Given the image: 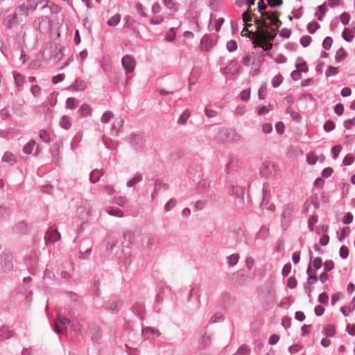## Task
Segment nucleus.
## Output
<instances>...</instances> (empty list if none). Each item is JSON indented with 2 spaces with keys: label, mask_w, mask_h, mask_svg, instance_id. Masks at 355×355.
I'll return each mask as SVG.
<instances>
[{
  "label": "nucleus",
  "mask_w": 355,
  "mask_h": 355,
  "mask_svg": "<svg viewBox=\"0 0 355 355\" xmlns=\"http://www.w3.org/2000/svg\"><path fill=\"white\" fill-rule=\"evenodd\" d=\"M26 226H27V225L24 221H21V222L18 223L17 224H16L12 227V231L17 234L22 233L26 230Z\"/></svg>",
  "instance_id": "nucleus-46"
},
{
  "label": "nucleus",
  "mask_w": 355,
  "mask_h": 355,
  "mask_svg": "<svg viewBox=\"0 0 355 355\" xmlns=\"http://www.w3.org/2000/svg\"><path fill=\"white\" fill-rule=\"evenodd\" d=\"M114 117V114L111 111H106L101 116V121L102 123H108Z\"/></svg>",
  "instance_id": "nucleus-61"
},
{
  "label": "nucleus",
  "mask_w": 355,
  "mask_h": 355,
  "mask_svg": "<svg viewBox=\"0 0 355 355\" xmlns=\"http://www.w3.org/2000/svg\"><path fill=\"white\" fill-rule=\"evenodd\" d=\"M335 128H336V124L331 119H328L327 121H326L323 125V128H324V131H326L327 132L334 130L335 129Z\"/></svg>",
  "instance_id": "nucleus-55"
},
{
  "label": "nucleus",
  "mask_w": 355,
  "mask_h": 355,
  "mask_svg": "<svg viewBox=\"0 0 355 355\" xmlns=\"http://www.w3.org/2000/svg\"><path fill=\"white\" fill-rule=\"evenodd\" d=\"M90 331L91 339L94 342H99L102 336L100 327L97 325H93Z\"/></svg>",
  "instance_id": "nucleus-21"
},
{
  "label": "nucleus",
  "mask_w": 355,
  "mask_h": 355,
  "mask_svg": "<svg viewBox=\"0 0 355 355\" xmlns=\"http://www.w3.org/2000/svg\"><path fill=\"white\" fill-rule=\"evenodd\" d=\"M317 8L318 12H316L315 15L318 21H322L327 12L326 3L324 2L323 4L318 6Z\"/></svg>",
  "instance_id": "nucleus-31"
},
{
  "label": "nucleus",
  "mask_w": 355,
  "mask_h": 355,
  "mask_svg": "<svg viewBox=\"0 0 355 355\" xmlns=\"http://www.w3.org/2000/svg\"><path fill=\"white\" fill-rule=\"evenodd\" d=\"M250 354V349L245 345H242L238 348L236 352L233 355H248Z\"/></svg>",
  "instance_id": "nucleus-64"
},
{
  "label": "nucleus",
  "mask_w": 355,
  "mask_h": 355,
  "mask_svg": "<svg viewBox=\"0 0 355 355\" xmlns=\"http://www.w3.org/2000/svg\"><path fill=\"white\" fill-rule=\"evenodd\" d=\"M103 175V173L98 170H94L90 173L89 175V181L92 183H96L98 182L101 177Z\"/></svg>",
  "instance_id": "nucleus-40"
},
{
  "label": "nucleus",
  "mask_w": 355,
  "mask_h": 355,
  "mask_svg": "<svg viewBox=\"0 0 355 355\" xmlns=\"http://www.w3.org/2000/svg\"><path fill=\"white\" fill-rule=\"evenodd\" d=\"M169 188V186L166 183H164L159 180H156L155 182V190L153 193L152 194V198L154 197V193H157L159 190L161 189H164V190H167Z\"/></svg>",
  "instance_id": "nucleus-39"
},
{
  "label": "nucleus",
  "mask_w": 355,
  "mask_h": 355,
  "mask_svg": "<svg viewBox=\"0 0 355 355\" xmlns=\"http://www.w3.org/2000/svg\"><path fill=\"white\" fill-rule=\"evenodd\" d=\"M132 311L141 320H144L146 310L144 304L136 302L132 307Z\"/></svg>",
  "instance_id": "nucleus-18"
},
{
  "label": "nucleus",
  "mask_w": 355,
  "mask_h": 355,
  "mask_svg": "<svg viewBox=\"0 0 355 355\" xmlns=\"http://www.w3.org/2000/svg\"><path fill=\"white\" fill-rule=\"evenodd\" d=\"M324 334L327 337H332L336 334V328L334 324H329L324 327Z\"/></svg>",
  "instance_id": "nucleus-47"
},
{
  "label": "nucleus",
  "mask_w": 355,
  "mask_h": 355,
  "mask_svg": "<svg viewBox=\"0 0 355 355\" xmlns=\"http://www.w3.org/2000/svg\"><path fill=\"white\" fill-rule=\"evenodd\" d=\"M26 7L28 8V11L33 12L38 5V1L37 0H27L26 2H24Z\"/></svg>",
  "instance_id": "nucleus-50"
},
{
  "label": "nucleus",
  "mask_w": 355,
  "mask_h": 355,
  "mask_svg": "<svg viewBox=\"0 0 355 355\" xmlns=\"http://www.w3.org/2000/svg\"><path fill=\"white\" fill-rule=\"evenodd\" d=\"M269 231L270 230L268 226L263 225L257 234V237L260 239H266L269 234Z\"/></svg>",
  "instance_id": "nucleus-44"
},
{
  "label": "nucleus",
  "mask_w": 355,
  "mask_h": 355,
  "mask_svg": "<svg viewBox=\"0 0 355 355\" xmlns=\"http://www.w3.org/2000/svg\"><path fill=\"white\" fill-rule=\"evenodd\" d=\"M107 213L109 215L112 216H116L118 218L123 217V211L119 208H111L107 210Z\"/></svg>",
  "instance_id": "nucleus-53"
},
{
  "label": "nucleus",
  "mask_w": 355,
  "mask_h": 355,
  "mask_svg": "<svg viewBox=\"0 0 355 355\" xmlns=\"http://www.w3.org/2000/svg\"><path fill=\"white\" fill-rule=\"evenodd\" d=\"M134 234L130 230H126L123 233V241L122 242V245L125 248H130L132 244V241L134 239Z\"/></svg>",
  "instance_id": "nucleus-20"
},
{
  "label": "nucleus",
  "mask_w": 355,
  "mask_h": 355,
  "mask_svg": "<svg viewBox=\"0 0 355 355\" xmlns=\"http://www.w3.org/2000/svg\"><path fill=\"white\" fill-rule=\"evenodd\" d=\"M259 172L262 177L268 178L269 177L273 176L276 174L277 166L275 163L266 161L263 162Z\"/></svg>",
  "instance_id": "nucleus-9"
},
{
  "label": "nucleus",
  "mask_w": 355,
  "mask_h": 355,
  "mask_svg": "<svg viewBox=\"0 0 355 355\" xmlns=\"http://www.w3.org/2000/svg\"><path fill=\"white\" fill-rule=\"evenodd\" d=\"M123 125V120L122 119H116L112 126L111 129V135L112 136H115L118 134L119 130L122 128Z\"/></svg>",
  "instance_id": "nucleus-25"
},
{
  "label": "nucleus",
  "mask_w": 355,
  "mask_h": 355,
  "mask_svg": "<svg viewBox=\"0 0 355 355\" xmlns=\"http://www.w3.org/2000/svg\"><path fill=\"white\" fill-rule=\"evenodd\" d=\"M189 116L190 112H189V110H184L178 119V123L180 125L184 124Z\"/></svg>",
  "instance_id": "nucleus-62"
},
{
  "label": "nucleus",
  "mask_w": 355,
  "mask_h": 355,
  "mask_svg": "<svg viewBox=\"0 0 355 355\" xmlns=\"http://www.w3.org/2000/svg\"><path fill=\"white\" fill-rule=\"evenodd\" d=\"M229 193L232 196H234L236 198L239 199V202L241 204H244V189L243 187L239 185H232L230 188Z\"/></svg>",
  "instance_id": "nucleus-15"
},
{
  "label": "nucleus",
  "mask_w": 355,
  "mask_h": 355,
  "mask_svg": "<svg viewBox=\"0 0 355 355\" xmlns=\"http://www.w3.org/2000/svg\"><path fill=\"white\" fill-rule=\"evenodd\" d=\"M219 137L223 143L239 140L241 136L234 130L224 128L219 132Z\"/></svg>",
  "instance_id": "nucleus-6"
},
{
  "label": "nucleus",
  "mask_w": 355,
  "mask_h": 355,
  "mask_svg": "<svg viewBox=\"0 0 355 355\" xmlns=\"http://www.w3.org/2000/svg\"><path fill=\"white\" fill-rule=\"evenodd\" d=\"M19 21V14L15 10L12 13L9 14L6 17L3 19V24L6 25L8 28H12L17 26Z\"/></svg>",
  "instance_id": "nucleus-14"
},
{
  "label": "nucleus",
  "mask_w": 355,
  "mask_h": 355,
  "mask_svg": "<svg viewBox=\"0 0 355 355\" xmlns=\"http://www.w3.org/2000/svg\"><path fill=\"white\" fill-rule=\"evenodd\" d=\"M241 162L234 157H230L228 162L226 164L225 171L227 174H232L236 172L240 166Z\"/></svg>",
  "instance_id": "nucleus-13"
},
{
  "label": "nucleus",
  "mask_w": 355,
  "mask_h": 355,
  "mask_svg": "<svg viewBox=\"0 0 355 355\" xmlns=\"http://www.w3.org/2000/svg\"><path fill=\"white\" fill-rule=\"evenodd\" d=\"M39 137H40V139L44 143H46V144L51 143V140L49 133L46 130L43 129V130H40Z\"/></svg>",
  "instance_id": "nucleus-45"
},
{
  "label": "nucleus",
  "mask_w": 355,
  "mask_h": 355,
  "mask_svg": "<svg viewBox=\"0 0 355 355\" xmlns=\"http://www.w3.org/2000/svg\"><path fill=\"white\" fill-rule=\"evenodd\" d=\"M60 238V234L57 230L49 228L46 232L44 241L46 245L54 244L56 241H58Z\"/></svg>",
  "instance_id": "nucleus-11"
},
{
  "label": "nucleus",
  "mask_w": 355,
  "mask_h": 355,
  "mask_svg": "<svg viewBox=\"0 0 355 355\" xmlns=\"http://www.w3.org/2000/svg\"><path fill=\"white\" fill-rule=\"evenodd\" d=\"M267 95V86L266 84H262L258 91V97L261 100H263L266 98Z\"/></svg>",
  "instance_id": "nucleus-57"
},
{
  "label": "nucleus",
  "mask_w": 355,
  "mask_h": 355,
  "mask_svg": "<svg viewBox=\"0 0 355 355\" xmlns=\"http://www.w3.org/2000/svg\"><path fill=\"white\" fill-rule=\"evenodd\" d=\"M10 214V209L8 207L0 205V220L8 218Z\"/></svg>",
  "instance_id": "nucleus-49"
},
{
  "label": "nucleus",
  "mask_w": 355,
  "mask_h": 355,
  "mask_svg": "<svg viewBox=\"0 0 355 355\" xmlns=\"http://www.w3.org/2000/svg\"><path fill=\"white\" fill-rule=\"evenodd\" d=\"M114 203L116 204L120 207H125L128 202L127 198L123 196H116L114 198Z\"/></svg>",
  "instance_id": "nucleus-56"
},
{
  "label": "nucleus",
  "mask_w": 355,
  "mask_h": 355,
  "mask_svg": "<svg viewBox=\"0 0 355 355\" xmlns=\"http://www.w3.org/2000/svg\"><path fill=\"white\" fill-rule=\"evenodd\" d=\"M347 53L344 48L340 47L339 49L337 50L335 55V59L336 62H340L343 60H345L347 57Z\"/></svg>",
  "instance_id": "nucleus-43"
},
{
  "label": "nucleus",
  "mask_w": 355,
  "mask_h": 355,
  "mask_svg": "<svg viewBox=\"0 0 355 355\" xmlns=\"http://www.w3.org/2000/svg\"><path fill=\"white\" fill-rule=\"evenodd\" d=\"M143 176L140 173H137L134 177L127 182V187H132L135 185L137 183L140 182L142 180Z\"/></svg>",
  "instance_id": "nucleus-36"
},
{
  "label": "nucleus",
  "mask_w": 355,
  "mask_h": 355,
  "mask_svg": "<svg viewBox=\"0 0 355 355\" xmlns=\"http://www.w3.org/2000/svg\"><path fill=\"white\" fill-rule=\"evenodd\" d=\"M121 64L125 73H131L135 70L136 62L132 55H125L121 59Z\"/></svg>",
  "instance_id": "nucleus-10"
},
{
  "label": "nucleus",
  "mask_w": 355,
  "mask_h": 355,
  "mask_svg": "<svg viewBox=\"0 0 355 355\" xmlns=\"http://www.w3.org/2000/svg\"><path fill=\"white\" fill-rule=\"evenodd\" d=\"M257 30L258 31L257 33V40H258V47H261L263 51H266L268 49L264 48L263 45L266 44L268 41L273 40L277 34L275 31H269L268 29H264L261 28L260 26H257Z\"/></svg>",
  "instance_id": "nucleus-2"
},
{
  "label": "nucleus",
  "mask_w": 355,
  "mask_h": 355,
  "mask_svg": "<svg viewBox=\"0 0 355 355\" xmlns=\"http://www.w3.org/2000/svg\"><path fill=\"white\" fill-rule=\"evenodd\" d=\"M200 289L199 288H196L195 286H193L191 288L189 296L187 297V302L191 301L192 297H194V299L199 302L200 301Z\"/></svg>",
  "instance_id": "nucleus-28"
},
{
  "label": "nucleus",
  "mask_w": 355,
  "mask_h": 355,
  "mask_svg": "<svg viewBox=\"0 0 355 355\" xmlns=\"http://www.w3.org/2000/svg\"><path fill=\"white\" fill-rule=\"evenodd\" d=\"M26 7L28 8V11L33 12L38 5V1L37 0H27L26 2H24Z\"/></svg>",
  "instance_id": "nucleus-51"
},
{
  "label": "nucleus",
  "mask_w": 355,
  "mask_h": 355,
  "mask_svg": "<svg viewBox=\"0 0 355 355\" xmlns=\"http://www.w3.org/2000/svg\"><path fill=\"white\" fill-rule=\"evenodd\" d=\"M2 161L13 165L17 162V158L12 153L6 152L2 157Z\"/></svg>",
  "instance_id": "nucleus-30"
},
{
  "label": "nucleus",
  "mask_w": 355,
  "mask_h": 355,
  "mask_svg": "<svg viewBox=\"0 0 355 355\" xmlns=\"http://www.w3.org/2000/svg\"><path fill=\"white\" fill-rule=\"evenodd\" d=\"M293 211V208L289 204L284 205L282 207V216H281L282 226L284 230H286L288 227V226L291 222V217H292Z\"/></svg>",
  "instance_id": "nucleus-7"
},
{
  "label": "nucleus",
  "mask_w": 355,
  "mask_h": 355,
  "mask_svg": "<svg viewBox=\"0 0 355 355\" xmlns=\"http://www.w3.org/2000/svg\"><path fill=\"white\" fill-rule=\"evenodd\" d=\"M239 65L236 62H232L230 64L224 68V70L226 73L235 74L239 71Z\"/></svg>",
  "instance_id": "nucleus-33"
},
{
  "label": "nucleus",
  "mask_w": 355,
  "mask_h": 355,
  "mask_svg": "<svg viewBox=\"0 0 355 355\" xmlns=\"http://www.w3.org/2000/svg\"><path fill=\"white\" fill-rule=\"evenodd\" d=\"M128 141L136 152L140 151L144 147V140L139 134H130L128 136Z\"/></svg>",
  "instance_id": "nucleus-8"
},
{
  "label": "nucleus",
  "mask_w": 355,
  "mask_h": 355,
  "mask_svg": "<svg viewBox=\"0 0 355 355\" xmlns=\"http://www.w3.org/2000/svg\"><path fill=\"white\" fill-rule=\"evenodd\" d=\"M62 142L57 141L53 144V151L52 153L53 162L58 165L61 159L60 157V149L62 148Z\"/></svg>",
  "instance_id": "nucleus-19"
},
{
  "label": "nucleus",
  "mask_w": 355,
  "mask_h": 355,
  "mask_svg": "<svg viewBox=\"0 0 355 355\" xmlns=\"http://www.w3.org/2000/svg\"><path fill=\"white\" fill-rule=\"evenodd\" d=\"M262 194L263 198L261 206H264L265 200H266V196H269L270 194V187L269 184L266 182L263 184Z\"/></svg>",
  "instance_id": "nucleus-52"
},
{
  "label": "nucleus",
  "mask_w": 355,
  "mask_h": 355,
  "mask_svg": "<svg viewBox=\"0 0 355 355\" xmlns=\"http://www.w3.org/2000/svg\"><path fill=\"white\" fill-rule=\"evenodd\" d=\"M78 112H80L81 116L87 117L88 116H91L92 108L89 105L84 103L80 107Z\"/></svg>",
  "instance_id": "nucleus-29"
},
{
  "label": "nucleus",
  "mask_w": 355,
  "mask_h": 355,
  "mask_svg": "<svg viewBox=\"0 0 355 355\" xmlns=\"http://www.w3.org/2000/svg\"><path fill=\"white\" fill-rule=\"evenodd\" d=\"M46 21H47L46 17L42 16V17H37L33 21V27L36 30L41 31L42 24H44V23L46 24Z\"/></svg>",
  "instance_id": "nucleus-34"
},
{
  "label": "nucleus",
  "mask_w": 355,
  "mask_h": 355,
  "mask_svg": "<svg viewBox=\"0 0 355 355\" xmlns=\"http://www.w3.org/2000/svg\"><path fill=\"white\" fill-rule=\"evenodd\" d=\"M104 242L106 243V248L108 250H112L117 243V240L114 237L109 236L105 239Z\"/></svg>",
  "instance_id": "nucleus-35"
},
{
  "label": "nucleus",
  "mask_w": 355,
  "mask_h": 355,
  "mask_svg": "<svg viewBox=\"0 0 355 355\" xmlns=\"http://www.w3.org/2000/svg\"><path fill=\"white\" fill-rule=\"evenodd\" d=\"M155 335L157 337H159L161 335L160 331L151 327H146L142 329L141 331V336L144 339H150L151 336Z\"/></svg>",
  "instance_id": "nucleus-17"
},
{
  "label": "nucleus",
  "mask_w": 355,
  "mask_h": 355,
  "mask_svg": "<svg viewBox=\"0 0 355 355\" xmlns=\"http://www.w3.org/2000/svg\"><path fill=\"white\" fill-rule=\"evenodd\" d=\"M60 125L64 130H68L71 127L70 118L67 115H64L60 121Z\"/></svg>",
  "instance_id": "nucleus-32"
},
{
  "label": "nucleus",
  "mask_w": 355,
  "mask_h": 355,
  "mask_svg": "<svg viewBox=\"0 0 355 355\" xmlns=\"http://www.w3.org/2000/svg\"><path fill=\"white\" fill-rule=\"evenodd\" d=\"M284 80V77L281 74L276 75L271 81L272 85L274 88L279 87Z\"/></svg>",
  "instance_id": "nucleus-58"
},
{
  "label": "nucleus",
  "mask_w": 355,
  "mask_h": 355,
  "mask_svg": "<svg viewBox=\"0 0 355 355\" xmlns=\"http://www.w3.org/2000/svg\"><path fill=\"white\" fill-rule=\"evenodd\" d=\"M13 336V331L9 329L7 327H2L0 328V341H4Z\"/></svg>",
  "instance_id": "nucleus-23"
},
{
  "label": "nucleus",
  "mask_w": 355,
  "mask_h": 355,
  "mask_svg": "<svg viewBox=\"0 0 355 355\" xmlns=\"http://www.w3.org/2000/svg\"><path fill=\"white\" fill-rule=\"evenodd\" d=\"M307 31L310 34H314L315 31L320 28V25L316 22L313 21L307 24Z\"/></svg>",
  "instance_id": "nucleus-54"
},
{
  "label": "nucleus",
  "mask_w": 355,
  "mask_h": 355,
  "mask_svg": "<svg viewBox=\"0 0 355 355\" xmlns=\"http://www.w3.org/2000/svg\"><path fill=\"white\" fill-rule=\"evenodd\" d=\"M24 263L31 275H35L39 272L38 257L36 252H31L24 259Z\"/></svg>",
  "instance_id": "nucleus-4"
},
{
  "label": "nucleus",
  "mask_w": 355,
  "mask_h": 355,
  "mask_svg": "<svg viewBox=\"0 0 355 355\" xmlns=\"http://www.w3.org/2000/svg\"><path fill=\"white\" fill-rule=\"evenodd\" d=\"M15 10L17 12L19 15H26L27 16L29 14V12L28 11L27 7H26L25 4L23 3L20 5H19L16 8Z\"/></svg>",
  "instance_id": "nucleus-60"
},
{
  "label": "nucleus",
  "mask_w": 355,
  "mask_h": 355,
  "mask_svg": "<svg viewBox=\"0 0 355 355\" xmlns=\"http://www.w3.org/2000/svg\"><path fill=\"white\" fill-rule=\"evenodd\" d=\"M215 44L210 38V35L205 34L200 40V49L202 51H208L210 50Z\"/></svg>",
  "instance_id": "nucleus-16"
},
{
  "label": "nucleus",
  "mask_w": 355,
  "mask_h": 355,
  "mask_svg": "<svg viewBox=\"0 0 355 355\" xmlns=\"http://www.w3.org/2000/svg\"><path fill=\"white\" fill-rule=\"evenodd\" d=\"M101 67L105 72L112 71V62L108 56H103L101 60Z\"/></svg>",
  "instance_id": "nucleus-27"
},
{
  "label": "nucleus",
  "mask_w": 355,
  "mask_h": 355,
  "mask_svg": "<svg viewBox=\"0 0 355 355\" xmlns=\"http://www.w3.org/2000/svg\"><path fill=\"white\" fill-rule=\"evenodd\" d=\"M35 146H36L35 141L34 139L30 140L23 148L24 153H25L26 155H31Z\"/></svg>",
  "instance_id": "nucleus-37"
},
{
  "label": "nucleus",
  "mask_w": 355,
  "mask_h": 355,
  "mask_svg": "<svg viewBox=\"0 0 355 355\" xmlns=\"http://www.w3.org/2000/svg\"><path fill=\"white\" fill-rule=\"evenodd\" d=\"M92 207L87 200L82 202L80 206L77 209V214L82 223L80 224V230H83V226L87 223V220L91 216Z\"/></svg>",
  "instance_id": "nucleus-3"
},
{
  "label": "nucleus",
  "mask_w": 355,
  "mask_h": 355,
  "mask_svg": "<svg viewBox=\"0 0 355 355\" xmlns=\"http://www.w3.org/2000/svg\"><path fill=\"white\" fill-rule=\"evenodd\" d=\"M75 314L72 311H64L62 314L58 313L57 321L54 324L53 330L58 334L66 333L67 331V325L71 324L72 318Z\"/></svg>",
  "instance_id": "nucleus-1"
},
{
  "label": "nucleus",
  "mask_w": 355,
  "mask_h": 355,
  "mask_svg": "<svg viewBox=\"0 0 355 355\" xmlns=\"http://www.w3.org/2000/svg\"><path fill=\"white\" fill-rule=\"evenodd\" d=\"M122 306V301L120 299H111L109 300L105 306L107 311L111 313H116L121 309Z\"/></svg>",
  "instance_id": "nucleus-12"
},
{
  "label": "nucleus",
  "mask_w": 355,
  "mask_h": 355,
  "mask_svg": "<svg viewBox=\"0 0 355 355\" xmlns=\"http://www.w3.org/2000/svg\"><path fill=\"white\" fill-rule=\"evenodd\" d=\"M239 259V254H232L227 257V263L230 266H234L238 263Z\"/></svg>",
  "instance_id": "nucleus-59"
},
{
  "label": "nucleus",
  "mask_w": 355,
  "mask_h": 355,
  "mask_svg": "<svg viewBox=\"0 0 355 355\" xmlns=\"http://www.w3.org/2000/svg\"><path fill=\"white\" fill-rule=\"evenodd\" d=\"M268 19H270L272 24L279 28L282 24V21L279 17V12L277 11H275L271 13L270 16H268Z\"/></svg>",
  "instance_id": "nucleus-42"
},
{
  "label": "nucleus",
  "mask_w": 355,
  "mask_h": 355,
  "mask_svg": "<svg viewBox=\"0 0 355 355\" xmlns=\"http://www.w3.org/2000/svg\"><path fill=\"white\" fill-rule=\"evenodd\" d=\"M295 67L297 69L301 70L303 73H306L309 71L307 63L302 57L297 58Z\"/></svg>",
  "instance_id": "nucleus-22"
},
{
  "label": "nucleus",
  "mask_w": 355,
  "mask_h": 355,
  "mask_svg": "<svg viewBox=\"0 0 355 355\" xmlns=\"http://www.w3.org/2000/svg\"><path fill=\"white\" fill-rule=\"evenodd\" d=\"M70 325H71V328L72 331L75 334H81L82 325L77 320H75L73 319Z\"/></svg>",
  "instance_id": "nucleus-48"
},
{
  "label": "nucleus",
  "mask_w": 355,
  "mask_h": 355,
  "mask_svg": "<svg viewBox=\"0 0 355 355\" xmlns=\"http://www.w3.org/2000/svg\"><path fill=\"white\" fill-rule=\"evenodd\" d=\"M12 254L6 250H4L0 255V266L3 272H9L13 268Z\"/></svg>",
  "instance_id": "nucleus-5"
},
{
  "label": "nucleus",
  "mask_w": 355,
  "mask_h": 355,
  "mask_svg": "<svg viewBox=\"0 0 355 355\" xmlns=\"http://www.w3.org/2000/svg\"><path fill=\"white\" fill-rule=\"evenodd\" d=\"M286 113L289 114L291 119L297 123H300L301 121L302 116L300 114L295 112L291 107H288L286 109Z\"/></svg>",
  "instance_id": "nucleus-38"
},
{
  "label": "nucleus",
  "mask_w": 355,
  "mask_h": 355,
  "mask_svg": "<svg viewBox=\"0 0 355 355\" xmlns=\"http://www.w3.org/2000/svg\"><path fill=\"white\" fill-rule=\"evenodd\" d=\"M121 18V15L116 13L107 20V24L110 26H116L120 22Z\"/></svg>",
  "instance_id": "nucleus-41"
},
{
  "label": "nucleus",
  "mask_w": 355,
  "mask_h": 355,
  "mask_svg": "<svg viewBox=\"0 0 355 355\" xmlns=\"http://www.w3.org/2000/svg\"><path fill=\"white\" fill-rule=\"evenodd\" d=\"M87 84L84 80L76 79L75 82L69 86L70 89L75 91H83L86 88Z\"/></svg>",
  "instance_id": "nucleus-24"
},
{
  "label": "nucleus",
  "mask_w": 355,
  "mask_h": 355,
  "mask_svg": "<svg viewBox=\"0 0 355 355\" xmlns=\"http://www.w3.org/2000/svg\"><path fill=\"white\" fill-rule=\"evenodd\" d=\"M199 347L200 349H204L207 347H209L211 345V337L209 335L206 333L202 335L199 339Z\"/></svg>",
  "instance_id": "nucleus-26"
},
{
  "label": "nucleus",
  "mask_w": 355,
  "mask_h": 355,
  "mask_svg": "<svg viewBox=\"0 0 355 355\" xmlns=\"http://www.w3.org/2000/svg\"><path fill=\"white\" fill-rule=\"evenodd\" d=\"M78 101L73 97H69L66 101V107L69 109H73L77 106Z\"/></svg>",
  "instance_id": "nucleus-63"
}]
</instances>
